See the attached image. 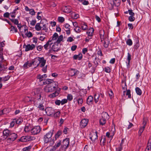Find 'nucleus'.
Segmentation results:
<instances>
[{
    "label": "nucleus",
    "mask_w": 151,
    "mask_h": 151,
    "mask_svg": "<svg viewBox=\"0 0 151 151\" xmlns=\"http://www.w3.org/2000/svg\"><path fill=\"white\" fill-rule=\"evenodd\" d=\"M53 131H50L44 135L43 137V140L45 143H47L52 142V145L54 144V141H53V139L52 138L53 133Z\"/></svg>",
    "instance_id": "1"
},
{
    "label": "nucleus",
    "mask_w": 151,
    "mask_h": 151,
    "mask_svg": "<svg viewBox=\"0 0 151 151\" xmlns=\"http://www.w3.org/2000/svg\"><path fill=\"white\" fill-rule=\"evenodd\" d=\"M58 83L53 82L52 85H47L44 88L45 91L46 92H52L54 91L58 88Z\"/></svg>",
    "instance_id": "2"
},
{
    "label": "nucleus",
    "mask_w": 151,
    "mask_h": 151,
    "mask_svg": "<svg viewBox=\"0 0 151 151\" xmlns=\"http://www.w3.org/2000/svg\"><path fill=\"white\" fill-rule=\"evenodd\" d=\"M32 94L35 96L36 98L39 101H42L43 100V97L42 96L41 92L40 89L39 88H35L32 91Z\"/></svg>",
    "instance_id": "3"
},
{
    "label": "nucleus",
    "mask_w": 151,
    "mask_h": 151,
    "mask_svg": "<svg viewBox=\"0 0 151 151\" xmlns=\"http://www.w3.org/2000/svg\"><path fill=\"white\" fill-rule=\"evenodd\" d=\"M9 137V138L7 139V142L9 143L10 142L12 141H13L15 140L17 137V134L15 133H10Z\"/></svg>",
    "instance_id": "4"
},
{
    "label": "nucleus",
    "mask_w": 151,
    "mask_h": 151,
    "mask_svg": "<svg viewBox=\"0 0 151 151\" xmlns=\"http://www.w3.org/2000/svg\"><path fill=\"white\" fill-rule=\"evenodd\" d=\"M34 137L29 136H24L21 137L19 141L22 142H27L34 139Z\"/></svg>",
    "instance_id": "5"
},
{
    "label": "nucleus",
    "mask_w": 151,
    "mask_h": 151,
    "mask_svg": "<svg viewBox=\"0 0 151 151\" xmlns=\"http://www.w3.org/2000/svg\"><path fill=\"white\" fill-rule=\"evenodd\" d=\"M41 130V129L40 127L37 126L32 129L31 130V133L35 135L39 133L40 132Z\"/></svg>",
    "instance_id": "6"
},
{
    "label": "nucleus",
    "mask_w": 151,
    "mask_h": 151,
    "mask_svg": "<svg viewBox=\"0 0 151 151\" xmlns=\"http://www.w3.org/2000/svg\"><path fill=\"white\" fill-rule=\"evenodd\" d=\"M45 111L46 113L48 115H51L54 114V111L53 109L51 107H47L45 109Z\"/></svg>",
    "instance_id": "7"
},
{
    "label": "nucleus",
    "mask_w": 151,
    "mask_h": 151,
    "mask_svg": "<svg viewBox=\"0 0 151 151\" xmlns=\"http://www.w3.org/2000/svg\"><path fill=\"white\" fill-rule=\"evenodd\" d=\"M79 73L78 70L75 69L71 68L69 73V75L72 77L76 75H77Z\"/></svg>",
    "instance_id": "8"
},
{
    "label": "nucleus",
    "mask_w": 151,
    "mask_h": 151,
    "mask_svg": "<svg viewBox=\"0 0 151 151\" xmlns=\"http://www.w3.org/2000/svg\"><path fill=\"white\" fill-rule=\"evenodd\" d=\"M88 120L86 119H83L80 122V126L82 128H84L86 127L88 124Z\"/></svg>",
    "instance_id": "9"
},
{
    "label": "nucleus",
    "mask_w": 151,
    "mask_h": 151,
    "mask_svg": "<svg viewBox=\"0 0 151 151\" xmlns=\"http://www.w3.org/2000/svg\"><path fill=\"white\" fill-rule=\"evenodd\" d=\"M25 51H28L29 50H32L35 47V45L33 44L31 45L28 44L27 45H25Z\"/></svg>",
    "instance_id": "10"
},
{
    "label": "nucleus",
    "mask_w": 151,
    "mask_h": 151,
    "mask_svg": "<svg viewBox=\"0 0 151 151\" xmlns=\"http://www.w3.org/2000/svg\"><path fill=\"white\" fill-rule=\"evenodd\" d=\"M63 12L65 13H69L72 11L71 7L70 6H65L63 8Z\"/></svg>",
    "instance_id": "11"
},
{
    "label": "nucleus",
    "mask_w": 151,
    "mask_h": 151,
    "mask_svg": "<svg viewBox=\"0 0 151 151\" xmlns=\"http://www.w3.org/2000/svg\"><path fill=\"white\" fill-rule=\"evenodd\" d=\"M58 44L55 43L52 45V50L54 52H58L60 50V47H58Z\"/></svg>",
    "instance_id": "12"
},
{
    "label": "nucleus",
    "mask_w": 151,
    "mask_h": 151,
    "mask_svg": "<svg viewBox=\"0 0 151 151\" xmlns=\"http://www.w3.org/2000/svg\"><path fill=\"white\" fill-rule=\"evenodd\" d=\"M52 42H51V40H49L45 45L43 47L46 50H48L49 48H50L52 45Z\"/></svg>",
    "instance_id": "13"
},
{
    "label": "nucleus",
    "mask_w": 151,
    "mask_h": 151,
    "mask_svg": "<svg viewBox=\"0 0 151 151\" xmlns=\"http://www.w3.org/2000/svg\"><path fill=\"white\" fill-rule=\"evenodd\" d=\"M4 60V58L2 57L0 60V71H4V70L6 68V65H4L3 64L2 60Z\"/></svg>",
    "instance_id": "14"
},
{
    "label": "nucleus",
    "mask_w": 151,
    "mask_h": 151,
    "mask_svg": "<svg viewBox=\"0 0 151 151\" xmlns=\"http://www.w3.org/2000/svg\"><path fill=\"white\" fill-rule=\"evenodd\" d=\"M44 81L43 83L44 84H47V85H52V84L53 82H56L53 81V80L50 79H45L44 80Z\"/></svg>",
    "instance_id": "15"
},
{
    "label": "nucleus",
    "mask_w": 151,
    "mask_h": 151,
    "mask_svg": "<svg viewBox=\"0 0 151 151\" xmlns=\"http://www.w3.org/2000/svg\"><path fill=\"white\" fill-rule=\"evenodd\" d=\"M39 62H40V67L41 68L43 67L46 63V60L44 59L43 57L39 58Z\"/></svg>",
    "instance_id": "16"
},
{
    "label": "nucleus",
    "mask_w": 151,
    "mask_h": 151,
    "mask_svg": "<svg viewBox=\"0 0 151 151\" xmlns=\"http://www.w3.org/2000/svg\"><path fill=\"white\" fill-rule=\"evenodd\" d=\"M93 134H92L90 139L92 142H94L96 139H98L97 132L96 131L95 133L93 132Z\"/></svg>",
    "instance_id": "17"
},
{
    "label": "nucleus",
    "mask_w": 151,
    "mask_h": 151,
    "mask_svg": "<svg viewBox=\"0 0 151 151\" xmlns=\"http://www.w3.org/2000/svg\"><path fill=\"white\" fill-rule=\"evenodd\" d=\"M97 59V58L96 57H95V58L94 60L93 61V63L95 65V67H93L92 68V70H91V72L92 73H93L96 69V68L97 66V65H98V62L96 61V59Z\"/></svg>",
    "instance_id": "18"
},
{
    "label": "nucleus",
    "mask_w": 151,
    "mask_h": 151,
    "mask_svg": "<svg viewBox=\"0 0 151 151\" xmlns=\"http://www.w3.org/2000/svg\"><path fill=\"white\" fill-rule=\"evenodd\" d=\"M93 98L91 96H89L87 99V103L88 105L90 104H93Z\"/></svg>",
    "instance_id": "19"
},
{
    "label": "nucleus",
    "mask_w": 151,
    "mask_h": 151,
    "mask_svg": "<svg viewBox=\"0 0 151 151\" xmlns=\"http://www.w3.org/2000/svg\"><path fill=\"white\" fill-rule=\"evenodd\" d=\"M10 133L9 130L8 129H4L3 132V135L6 137V138L9 136Z\"/></svg>",
    "instance_id": "20"
},
{
    "label": "nucleus",
    "mask_w": 151,
    "mask_h": 151,
    "mask_svg": "<svg viewBox=\"0 0 151 151\" xmlns=\"http://www.w3.org/2000/svg\"><path fill=\"white\" fill-rule=\"evenodd\" d=\"M113 3H111L112 5L113 6H115L117 7L120 4V1L119 0H113Z\"/></svg>",
    "instance_id": "21"
},
{
    "label": "nucleus",
    "mask_w": 151,
    "mask_h": 151,
    "mask_svg": "<svg viewBox=\"0 0 151 151\" xmlns=\"http://www.w3.org/2000/svg\"><path fill=\"white\" fill-rule=\"evenodd\" d=\"M47 77V75L46 74H44L42 75L40 74L38 75L37 76V79H39L40 81H41L43 80V78H46Z\"/></svg>",
    "instance_id": "22"
},
{
    "label": "nucleus",
    "mask_w": 151,
    "mask_h": 151,
    "mask_svg": "<svg viewBox=\"0 0 151 151\" xmlns=\"http://www.w3.org/2000/svg\"><path fill=\"white\" fill-rule=\"evenodd\" d=\"M63 144L64 145H67L69 146L70 145V139L66 138L63 141Z\"/></svg>",
    "instance_id": "23"
},
{
    "label": "nucleus",
    "mask_w": 151,
    "mask_h": 151,
    "mask_svg": "<svg viewBox=\"0 0 151 151\" xmlns=\"http://www.w3.org/2000/svg\"><path fill=\"white\" fill-rule=\"evenodd\" d=\"M106 143L105 137L104 136H102L101 137L100 140V144L101 145L104 146Z\"/></svg>",
    "instance_id": "24"
},
{
    "label": "nucleus",
    "mask_w": 151,
    "mask_h": 151,
    "mask_svg": "<svg viewBox=\"0 0 151 151\" xmlns=\"http://www.w3.org/2000/svg\"><path fill=\"white\" fill-rule=\"evenodd\" d=\"M34 63V62H33V61L30 63L27 61L24 64V66L25 68H27V66L30 67L32 66V65Z\"/></svg>",
    "instance_id": "25"
},
{
    "label": "nucleus",
    "mask_w": 151,
    "mask_h": 151,
    "mask_svg": "<svg viewBox=\"0 0 151 151\" xmlns=\"http://www.w3.org/2000/svg\"><path fill=\"white\" fill-rule=\"evenodd\" d=\"M9 109L5 108L3 110L1 111L0 112V115H2L3 114H6L9 113Z\"/></svg>",
    "instance_id": "26"
},
{
    "label": "nucleus",
    "mask_w": 151,
    "mask_h": 151,
    "mask_svg": "<svg viewBox=\"0 0 151 151\" xmlns=\"http://www.w3.org/2000/svg\"><path fill=\"white\" fill-rule=\"evenodd\" d=\"M39 58H38L37 59H35L34 61H33V62H34L33 65H36V67L39 66L40 64Z\"/></svg>",
    "instance_id": "27"
},
{
    "label": "nucleus",
    "mask_w": 151,
    "mask_h": 151,
    "mask_svg": "<svg viewBox=\"0 0 151 151\" xmlns=\"http://www.w3.org/2000/svg\"><path fill=\"white\" fill-rule=\"evenodd\" d=\"M106 122V119L101 117L99 120L100 125H104Z\"/></svg>",
    "instance_id": "28"
},
{
    "label": "nucleus",
    "mask_w": 151,
    "mask_h": 151,
    "mask_svg": "<svg viewBox=\"0 0 151 151\" xmlns=\"http://www.w3.org/2000/svg\"><path fill=\"white\" fill-rule=\"evenodd\" d=\"M89 32H87V33H88V36H89L90 37H91L93 35V33L94 30L93 28H92L91 29H89ZM91 37H90L89 39H91Z\"/></svg>",
    "instance_id": "29"
},
{
    "label": "nucleus",
    "mask_w": 151,
    "mask_h": 151,
    "mask_svg": "<svg viewBox=\"0 0 151 151\" xmlns=\"http://www.w3.org/2000/svg\"><path fill=\"white\" fill-rule=\"evenodd\" d=\"M135 90L136 92L138 95L140 96L142 95V91L139 88L137 87L136 88Z\"/></svg>",
    "instance_id": "30"
},
{
    "label": "nucleus",
    "mask_w": 151,
    "mask_h": 151,
    "mask_svg": "<svg viewBox=\"0 0 151 151\" xmlns=\"http://www.w3.org/2000/svg\"><path fill=\"white\" fill-rule=\"evenodd\" d=\"M63 36L62 35H60L59 37H58V39L55 43L59 44L63 40Z\"/></svg>",
    "instance_id": "31"
},
{
    "label": "nucleus",
    "mask_w": 151,
    "mask_h": 151,
    "mask_svg": "<svg viewBox=\"0 0 151 151\" xmlns=\"http://www.w3.org/2000/svg\"><path fill=\"white\" fill-rule=\"evenodd\" d=\"M58 36V35L57 33H54L52 36V39L51 40H51V42L52 41L56 40Z\"/></svg>",
    "instance_id": "32"
},
{
    "label": "nucleus",
    "mask_w": 151,
    "mask_h": 151,
    "mask_svg": "<svg viewBox=\"0 0 151 151\" xmlns=\"http://www.w3.org/2000/svg\"><path fill=\"white\" fill-rule=\"evenodd\" d=\"M102 118L106 119H108L109 117V115L106 112H104L102 114Z\"/></svg>",
    "instance_id": "33"
},
{
    "label": "nucleus",
    "mask_w": 151,
    "mask_h": 151,
    "mask_svg": "<svg viewBox=\"0 0 151 151\" xmlns=\"http://www.w3.org/2000/svg\"><path fill=\"white\" fill-rule=\"evenodd\" d=\"M74 59L76 60L78 58V60H80L82 58V55L81 54V56H80V55H74L73 57Z\"/></svg>",
    "instance_id": "34"
},
{
    "label": "nucleus",
    "mask_w": 151,
    "mask_h": 151,
    "mask_svg": "<svg viewBox=\"0 0 151 151\" xmlns=\"http://www.w3.org/2000/svg\"><path fill=\"white\" fill-rule=\"evenodd\" d=\"M145 127H140L139 130L138 131V134L139 136H140L141 135L142 133L143 132Z\"/></svg>",
    "instance_id": "35"
},
{
    "label": "nucleus",
    "mask_w": 151,
    "mask_h": 151,
    "mask_svg": "<svg viewBox=\"0 0 151 151\" xmlns=\"http://www.w3.org/2000/svg\"><path fill=\"white\" fill-rule=\"evenodd\" d=\"M131 59V55L128 52L127 53V60L128 61V63L127 64V66H128L129 65L130 60Z\"/></svg>",
    "instance_id": "36"
},
{
    "label": "nucleus",
    "mask_w": 151,
    "mask_h": 151,
    "mask_svg": "<svg viewBox=\"0 0 151 151\" xmlns=\"http://www.w3.org/2000/svg\"><path fill=\"white\" fill-rule=\"evenodd\" d=\"M62 131L60 130L58 131L57 132V133L55 135V139L56 140L62 134Z\"/></svg>",
    "instance_id": "37"
},
{
    "label": "nucleus",
    "mask_w": 151,
    "mask_h": 151,
    "mask_svg": "<svg viewBox=\"0 0 151 151\" xmlns=\"http://www.w3.org/2000/svg\"><path fill=\"white\" fill-rule=\"evenodd\" d=\"M100 95H97L96 94H95L94 96V98L95 102L96 103H97L99 100Z\"/></svg>",
    "instance_id": "38"
},
{
    "label": "nucleus",
    "mask_w": 151,
    "mask_h": 151,
    "mask_svg": "<svg viewBox=\"0 0 151 151\" xmlns=\"http://www.w3.org/2000/svg\"><path fill=\"white\" fill-rule=\"evenodd\" d=\"M40 23H38L35 25V28L36 30L39 31L41 30L42 27L40 26Z\"/></svg>",
    "instance_id": "39"
},
{
    "label": "nucleus",
    "mask_w": 151,
    "mask_h": 151,
    "mask_svg": "<svg viewBox=\"0 0 151 151\" xmlns=\"http://www.w3.org/2000/svg\"><path fill=\"white\" fill-rule=\"evenodd\" d=\"M72 16L73 18L76 19L79 17V15L77 14H76L75 12H73L72 13Z\"/></svg>",
    "instance_id": "40"
},
{
    "label": "nucleus",
    "mask_w": 151,
    "mask_h": 151,
    "mask_svg": "<svg viewBox=\"0 0 151 151\" xmlns=\"http://www.w3.org/2000/svg\"><path fill=\"white\" fill-rule=\"evenodd\" d=\"M78 101V104H81L83 102V100L82 98H79L77 99L76 98H75L74 99Z\"/></svg>",
    "instance_id": "41"
},
{
    "label": "nucleus",
    "mask_w": 151,
    "mask_h": 151,
    "mask_svg": "<svg viewBox=\"0 0 151 151\" xmlns=\"http://www.w3.org/2000/svg\"><path fill=\"white\" fill-rule=\"evenodd\" d=\"M81 27L82 30H86L88 29V26L85 23H84L83 24H82Z\"/></svg>",
    "instance_id": "42"
},
{
    "label": "nucleus",
    "mask_w": 151,
    "mask_h": 151,
    "mask_svg": "<svg viewBox=\"0 0 151 151\" xmlns=\"http://www.w3.org/2000/svg\"><path fill=\"white\" fill-rule=\"evenodd\" d=\"M38 108L40 110L43 111L45 110L44 106L42 104H39L38 106Z\"/></svg>",
    "instance_id": "43"
},
{
    "label": "nucleus",
    "mask_w": 151,
    "mask_h": 151,
    "mask_svg": "<svg viewBox=\"0 0 151 151\" xmlns=\"http://www.w3.org/2000/svg\"><path fill=\"white\" fill-rule=\"evenodd\" d=\"M74 30L76 32L79 33L81 32V29L80 27L78 26L75 28H74Z\"/></svg>",
    "instance_id": "44"
},
{
    "label": "nucleus",
    "mask_w": 151,
    "mask_h": 151,
    "mask_svg": "<svg viewBox=\"0 0 151 151\" xmlns=\"http://www.w3.org/2000/svg\"><path fill=\"white\" fill-rule=\"evenodd\" d=\"M108 93L110 99H111L113 97L114 94L112 90L111 89H110L108 91Z\"/></svg>",
    "instance_id": "45"
},
{
    "label": "nucleus",
    "mask_w": 151,
    "mask_h": 151,
    "mask_svg": "<svg viewBox=\"0 0 151 151\" xmlns=\"http://www.w3.org/2000/svg\"><path fill=\"white\" fill-rule=\"evenodd\" d=\"M1 78L2 79V81H3L4 82H5L9 80L10 78V76H7Z\"/></svg>",
    "instance_id": "46"
},
{
    "label": "nucleus",
    "mask_w": 151,
    "mask_h": 151,
    "mask_svg": "<svg viewBox=\"0 0 151 151\" xmlns=\"http://www.w3.org/2000/svg\"><path fill=\"white\" fill-rule=\"evenodd\" d=\"M127 45L129 46H131L132 45V42L131 39H129L126 41Z\"/></svg>",
    "instance_id": "47"
},
{
    "label": "nucleus",
    "mask_w": 151,
    "mask_h": 151,
    "mask_svg": "<svg viewBox=\"0 0 151 151\" xmlns=\"http://www.w3.org/2000/svg\"><path fill=\"white\" fill-rule=\"evenodd\" d=\"M10 19L12 21V22L13 23H14V24L17 25L19 24V22L17 19Z\"/></svg>",
    "instance_id": "48"
},
{
    "label": "nucleus",
    "mask_w": 151,
    "mask_h": 151,
    "mask_svg": "<svg viewBox=\"0 0 151 151\" xmlns=\"http://www.w3.org/2000/svg\"><path fill=\"white\" fill-rule=\"evenodd\" d=\"M15 122L17 124H20L22 122L23 120L21 119H17V120H16V119H14Z\"/></svg>",
    "instance_id": "49"
},
{
    "label": "nucleus",
    "mask_w": 151,
    "mask_h": 151,
    "mask_svg": "<svg viewBox=\"0 0 151 151\" xmlns=\"http://www.w3.org/2000/svg\"><path fill=\"white\" fill-rule=\"evenodd\" d=\"M73 99V96L71 94H68L67 96V100L70 101H71Z\"/></svg>",
    "instance_id": "50"
},
{
    "label": "nucleus",
    "mask_w": 151,
    "mask_h": 151,
    "mask_svg": "<svg viewBox=\"0 0 151 151\" xmlns=\"http://www.w3.org/2000/svg\"><path fill=\"white\" fill-rule=\"evenodd\" d=\"M11 26V29L10 30L11 31H14L15 32H17V30L16 28H15L14 26H12V24Z\"/></svg>",
    "instance_id": "51"
},
{
    "label": "nucleus",
    "mask_w": 151,
    "mask_h": 151,
    "mask_svg": "<svg viewBox=\"0 0 151 151\" xmlns=\"http://www.w3.org/2000/svg\"><path fill=\"white\" fill-rule=\"evenodd\" d=\"M56 96H57V95H56L55 93V92L52 93V94H50L48 96V97H50V98L55 97Z\"/></svg>",
    "instance_id": "52"
},
{
    "label": "nucleus",
    "mask_w": 151,
    "mask_h": 151,
    "mask_svg": "<svg viewBox=\"0 0 151 151\" xmlns=\"http://www.w3.org/2000/svg\"><path fill=\"white\" fill-rule=\"evenodd\" d=\"M131 91L129 89H128L127 90L126 95L128 96V98H131V94L130 93Z\"/></svg>",
    "instance_id": "53"
},
{
    "label": "nucleus",
    "mask_w": 151,
    "mask_h": 151,
    "mask_svg": "<svg viewBox=\"0 0 151 151\" xmlns=\"http://www.w3.org/2000/svg\"><path fill=\"white\" fill-rule=\"evenodd\" d=\"M60 111H58L55 113H54V116L55 117H59L60 116Z\"/></svg>",
    "instance_id": "54"
},
{
    "label": "nucleus",
    "mask_w": 151,
    "mask_h": 151,
    "mask_svg": "<svg viewBox=\"0 0 151 151\" xmlns=\"http://www.w3.org/2000/svg\"><path fill=\"white\" fill-rule=\"evenodd\" d=\"M64 18L63 17H58V21L59 22L62 23L64 21Z\"/></svg>",
    "instance_id": "55"
},
{
    "label": "nucleus",
    "mask_w": 151,
    "mask_h": 151,
    "mask_svg": "<svg viewBox=\"0 0 151 151\" xmlns=\"http://www.w3.org/2000/svg\"><path fill=\"white\" fill-rule=\"evenodd\" d=\"M61 105H63V104H65L68 101L67 99H62L61 101Z\"/></svg>",
    "instance_id": "56"
},
{
    "label": "nucleus",
    "mask_w": 151,
    "mask_h": 151,
    "mask_svg": "<svg viewBox=\"0 0 151 151\" xmlns=\"http://www.w3.org/2000/svg\"><path fill=\"white\" fill-rule=\"evenodd\" d=\"M61 141L59 140L58 142H57L56 144L55 145V146H54V147H55V148H58V147H59L60 145H61Z\"/></svg>",
    "instance_id": "57"
},
{
    "label": "nucleus",
    "mask_w": 151,
    "mask_h": 151,
    "mask_svg": "<svg viewBox=\"0 0 151 151\" xmlns=\"http://www.w3.org/2000/svg\"><path fill=\"white\" fill-rule=\"evenodd\" d=\"M105 71L107 73H109L111 72V69L110 68L108 67H105Z\"/></svg>",
    "instance_id": "58"
},
{
    "label": "nucleus",
    "mask_w": 151,
    "mask_h": 151,
    "mask_svg": "<svg viewBox=\"0 0 151 151\" xmlns=\"http://www.w3.org/2000/svg\"><path fill=\"white\" fill-rule=\"evenodd\" d=\"M128 19L130 22H133L134 21L135 18L134 16H130L129 17Z\"/></svg>",
    "instance_id": "59"
},
{
    "label": "nucleus",
    "mask_w": 151,
    "mask_h": 151,
    "mask_svg": "<svg viewBox=\"0 0 151 151\" xmlns=\"http://www.w3.org/2000/svg\"><path fill=\"white\" fill-rule=\"evenodd\" d=\"M31 148V146H29L28 147H24L23 149V151H26L28 150H29Z\"/></svg>",
    "instance_id": "60"
},
{
    "label": "nucleus",
    "mask_w": 151,
    "mask_h": 151,
    "mask_svg": "<svg viewBox=\"0 0 151 151\" xmlns=\"http://www.w3.org/2000/svg\"><path fill=\"white\" fill-rule=\"evenodd\" d=\"M35 12L33 9H30L29 10V14L32 15H34L35 14Z\"/></svg>",
    "instance_id": "61"
},
{
    "label": "nucleus",
    "mask_w": 151,
    "mask_h": 151,
    "mask_svg": "<svg viewBox=\"0 0 151 151\" xmlns=\"http://www.w3.org/2000/svg\"><path fill=\"white\" fill-rule=\"evenodd\" d=\"M124 83V86H122V89L124 90L126 89H127V86L126 85V82H124L123 81H122V84Z\"/></svg>",
    "instance_id": "62"
},
{
    "label": "nucleus",
    "mask_w": 151,
    "mask_h": 151,
    "mask_svg": "<svg viewBox=\"0 0 151 151\" xmlns=\"http://www.w3.org/2000/svg\"><path fill=\"white\" fill-rule=\"evenodd\" d=\"M139 41L137 42L136 44L134 46V48L135 50H137L138 48L139 47Z\"/></svg>",
    "instance_id": "63"
},
{
    "label": "nucleus",
    "mask_w": 151,
    "mask_h": 151,
    "mask_svg": "<svg viewBox=\"0 0 151 151\" xmlns=\"http://www.w3.org/2000/svg\"><path fill=\"white\" fill-rule=\"evenodd\" d=\"M26 35L28 37H31L32 36V33L30 32H29L28 33H26Z\"/></svg>",
    "instance_id": "64"
}]
</instances>
